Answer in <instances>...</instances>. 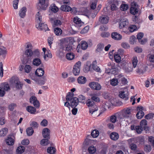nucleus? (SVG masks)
<instances>
[{"instance_id": "nucleus-1", "label": "nucleus", "mask_w": 154, "mask_h": 154, "mask_svg": "<svg viewBox=\"0 0 154 154\" xmlns=\"http://www.w3.org/2000/svg\"><path fill=\"white\" fill-rule=\"evenodd\" d=\"M24 54L25 57L23 58V63L26 64L31 61L33 57H39L40 53L38 49H35L33 51L32 50L26 49Z\"/></svg>"}, {"instance_id": "nucleus-2", "label": "nucleus", "mask_w": 154, "mask_h": 154, "mask_svg": "<svg viewBox=\"0 0 154 154\" xmlns=\"http://www.w3.org/2000/svg\"><path fill=\"white\" fill-rule=\"evenodd\" d=\"M44 71L42 68H38L35 72V75L32 74L30 77L31 79L37 84L43 85L45 81V78H40L44 74Z\"/></svg>"}, {"instance_id": "nucleus-3", "label": "nucleus", "mask_w": 154, "mask_h": 154, "mask_svg": "<svg viewBox=\"0 0 154 154\" xmlns=\"http://www.w3.org/2000/svg\"><path fill=\"white\" fill-rule=\"evenodd\" d=\"M60 10L65 12L70 11L73 14H76L77 11V9L76 8L74 7L71 8L69 6L67 5H62L60 8Z\"/></svg>"}, {"instance_id": "nucleus-4", "label": "nucleus", "mask_w": 154, "mask_h": 154, "mask_svg": "<svg viewBox=\"0 0 154 154\" xmlns=\"http://www.w3.org/2000/svg\"><path fill=\"white\" fill-rule=\"evenodd\" d=\"M137 110L138 112L136 115V117L138 119H140L144 116V113L143 111H146V108L142 106H138L137 108Z\"/></svg>"}, {"instance_id": "nucleus-5", "label": "nucleus", "mask_w": 154, "mask_h": 154, "mask_svg": "<svg viewBox=\"0 0 154 154\" xmlns=\"http://www.w3.org/2000/svg\"><path fill=\"white\" fill-rule=\"evenodd\" d=\"M87 105L90 107L89 112L93 114L96 111L98 110V108L96 106L94 105V103L93 101L89 100L87 103Z\"/></svg>"}, {"instance_id": "nucleus-6", "label": "nucleus", "mask_w": 154, "mask_h": 154, "mask_svg": "<svg viewBox=\"0 0 154 154\" xmlns=\"http://www.w3.org/2000/svg\"><path fill=\"white\" fill-rule=\"evenodd\" d=\"M81 63V62L78 61L74 66L72 71L75 75H79L80 73Z\"/></svg>"}, {"instance_id": "nucleus-7", "label": "nucleus", "mask_w": 154, "mask_h": 154, "mask_svg": "<svg viewBox=\"0 0 154 154\" xmlns=\"http://www.w3.org/2000/svg\"><path fill=\"white\" fill-rule=\"evenodd\" d=\"M10 89L9 86L7 84L4 83L0 87V96L3 97L5 94V91Z\"/></svg>"}, {"instance_id": "nucleus-8", "label": "nucleus", "mask_w": 154, "mask_h": 154, "mask_svg": "<svg viewBox=\"0 0 154 154\" xmlns=\"http://www.w3.org/2000/svg\"><path fill=\"white\" fill-rule=\"evenodd\" d=\"M119 118L121 119L123 118L122 115L121 113H117L114 115H112L110 117L109 121L110 122L114 123L116 122L117 119Z\"/></svg>"}, {"instance_id": "nucleus-9", "label": "nucleus", "mask_w": 154, "mask_h": 154, "mask_svg": "<svg viewBox=\"0 0 154 154\" xmlns=\"http://www.w3.org/2000/svg\"><path fill=\"white\" fill-rule=\"evenodd\" d=\"M89 86L92 89L97 90H100L101 88V86L100 84L98 82H91L89 84Z\"/></svg>"}, {"instance_id": "nucleus-10", "label": "nucleus", "mask_w": 154, "mask_h": 154, "mask_svg": "<svg viewBox=\"0 0 154 154\" xmlns=\"http://www.w3.org/2000/svg\"><path fill=\"white\" fill-rule=\"evenodd\" d=\"M29 100L30 103H32L35 107L39 108L40 106L39 102L35 96H32L30 98Z\"/></svg>"}, {"instance_id": "nucleus-11", "label": "nucleus", "mask_w": 154, "mask_h": 154, "mask_svg": "<svg viewBox=\"0 0 154 154\" xmlns=\"http://www.w3.org/2000/svg\"><path fill=\"white\" fill-rule=\"evenodd\" d=\"M73 21L75 23V26L78 28H79L84 24L81 19L77 16L74 18Z\"/></svg>"}, {"instance_id": "nucleus-12", "label": "nucleus", "mask_w": 154, "mask_h": 154, "mask_svg": "<svg viewBox=\"0 0 154 154\" xmlns=\"http://www.w3.org/2000/svg\"><path fill=\"white\" fill-rule=\"evenodd\" d=\"M36 27L39 30H43L45 31L49 30L47 25L44 23H39L38 25H36Z\"/></svg>"}, {"instance_id": "nucleus-13", "label": "nucleus", "mask_w": 154, "mask_h": 154, "mask_svg": "<svg viewBox=\"0 0 154 154\" xmlns=\"http://www.w3.org/2000/svg\"><path fill=\"white\" fill-rule=\"evenodd\" d=\"M46 1L47 2V1ZM38 4L40 8L43 10H45L48 6L47 2H46L45 0H39Z\"/></svg>"}, {"instance_id": "nucleus-14", "label": "nucleus", "mask_w": 154, "mask_h": 154, "mask_svg": "<svg viewBox=\"0 0 154 154\" xmlns=\"http://www.w3.org/2000/svg\"><path fill=\"white\" fill-rule=\"evenodd\" d=\"M50 130L47 128H44L42 131V135L44 138H50Z\"/></svg>"}, {"instance_id": "nucleus-15", "label": "nucleus", "mask_w": 154, "mask_h": 154, "mask_svg": "<svg viewBox=\"0 0 154 154\" xmlns=\"http://www.w3.org/2000/svg\"><path fill=\"white\" fill-rule=\"evenodd\" d=\"M70 102V106L72 108H75L78 105L79 103V100L78 98L74 97Z\"/></svg>"}, {"instance_id": "nucleus-16", "label": "nucleus", "mask_w": 154, "mask_h": 154, "mask_svg": "<svg viewBox=\"0 0 154 154\" xmlns=\"http://www.w3.org/2000/svg\"><path fill=\"white\" fill-rule=\"evenodd\" d=\"M140 126L146 131H149V128L147 126V122L146 119H143L141 121Z\"/></svg>"}, {"instance_id": "nucleus-17", "label": "nucleus", "mask_w": 154, "mask_h": 154, "mask_svg": "<svg viewBox=\"0 0 154 154\" xmlns=\"http://www.w3.org/2000/svg\"><path fill=\"white\" fill-rule=\"evenodd\" d=\"M109 20V17L105 15L102 16L99 18V21L103 24H106L108 23Z\"/></svg>"}, {"instance_id": "nucleus-18", "label": "nucleus", "mask_w": 154, "mask_h": 154, "mask_svg": "<svg viewBox=\"0 0 154 154\" xmlns=\"http://www.w3.org/2000/svg\"><path fill=\"white\" fill-rule=\"evenodd\" d=\"M112 38L116 40H119L122 39V36L120 34L117 32H113L111 34Z\"/></svg>"}, {"instance_id": "nucleus-19", "label": "nucleus", "mask_w": 154, "mask_h": 154, "mask_svg": "<svg viewBox=\"0 0 154 154\" xmlns=\"http://www.w3.org/2000/svg\"><path fill=\"white\" fill-rule=\"evenodd\" d=\"M26 110L32 114H34L38 112H36V109L35 107L31 106H27L26 107Z\"/></svg>"}, {"instance_id": "nucleus-20", "label": "nucleus", "mask_w": 154, "mask_h": 154, "mask_svg": "<svg viewBox=\"0 0 154 154\" xmlns=\"http://www.w3.org/2000/svg\"><path fill=\"white\" fill-rule=\"evenodd\" d=\"M128 24V20L127 19H124L121 20L119 25V28L120 29H122L127 26Z\"/></svg>"}, {"instance_id": "nucleus-21", "label": "nucleus", "mask_w": 154, "mask_h": 154, "mask_svg": "<svg viewBox=\"0 0 154 154\" xmlns=\"http://www.w3.org/2000/svg\"><path fill=\"white\" fill-rule=\"evenodd\" d=\"M26 8L25 7H23L20 10L19 14V16L21 18H24L26 15Z\"/></svg>"}, {"instance_id": "nucleus-22", "label": "nucleus", "mask_w": 154, "mask_h": 154, "mask_svg": "<svg viewBox=\"0 0 154 154\" xmlns=\"http://www.w3.org/2000/svg\"><path fill=\"white\" fill-rule=\"evenodd\" d=\"M119 96L121 98L124 99L125 100H127L128 99V93L124 91H121L119 92Z\"/></svg>"}, {"instance_id": "nucleus-23", "label": "nucleus", "mask_w": 154, "mask_h": 154, "mask_svg": "<svg viewBox=\"0 0 154 154\" xmlns=\"http://www.w3.org/2000/svg\"><path fill=\"white\" fill-rule=\"evenodd\" d=\"M77 80L79 84H84L87 81V79L85 77L81 76H79Z\"/></svg>"}, {"instance_id": "nucleus-24", "label": "nucleus", "mask_w": 154, "mask_h": 154, "mask_svg": "<svg viewBox=\"0 0 154 154\" xmlns=\"http://www.w3.org/2000/svg\"><path fill=\"white\" fill-rule=\"evenodd\" d=\"M138 10L136 5L132 6L130 8V12L133 15L136 14L138 12Z\"/></svg>"}, {"instance_id": "nucleus-25", "label": "nucleus", "mask_w": 154, "mask_h": 154, "mask_svg": "<svg viewBox=\"0 0 154 154\" xmlns=\"http://www.w3.org/2000/svg\"><path fill=\"white\" fill-rule=\"evenodd\" d=\"M110 137L112 140H116L119 138V135L117 133L113 132L111 133L110 135Z\"/></svg>"}, {"instance_id": "nucleus-26", "label": "nucleus", "mask_w": 154, "mask_h": 154, "mask_svg": "<svg viewBox=\"0 0 154 154\" xmlns=\"http://www.w3.org/2000/svg\"><path fill=\"white\" fill-rule=\"evenodd\" d=\"M42 62L41 60L37 57L35 58L32 61V64L35 66H38Z\"/></svg>"}, {"instance_id": "nucleus-27", "label": "nucleus", "mask_w": 154, "mask_h": 154, "mask_svg": "<svg viewBox=\"0 0 154 154\" xmlns=\"http://www.w3.org/2000/svg\"><path fill=\"white\" fill-rule=\"evenodd\" d=\"M8 132V129L7 128H3L0 130V137H3L7 134Z\"/></svg>"}, {"instance_id": "nucleus-28", "label": "nucleus", "mask_w": 154, "mask_h": 154, "mask_svg": "<svg viewBox=\"0 0 154 154\" xmlns=\"http://www.w3.org/2000/svg\"><path fill=\"white\" fill-rule=\"evenodd\" d=\"M14 140L12 138L8 137L6 140V142L8 145H13L14 143Z\"/></svg>"}, {"instance_id": "nucleus-29", "label": "nucleus", "mask_w": 154, "mask_h": 154, "mask_svg": "<svg viewBox=\"0 0 154 154\" xmlns=\"http://www.w3.org/2000/svg\"><path fill=\"white\" fill-rule=\"evenodd\" d=\"M92 68L94 70L97 72H99L100 70L99 67L97 65V62L96 61H94L91 64Z\"/></svg>"}, {"instance_id": "nucleus-30", "label": "nucleus", "mask_w": 154, "mask_h": 154, "mask_svg": "<svg viewBox=\"0 0 154 154\" xmlns=\"http://www.w3.org/2000/svg\"><path fill=\"white\" fill-rule=\"evenodd\" d=\"M88 47V43L85 41H82L81 42V47L83 50L86 49Z\"/></svg>"}, {"instance_id": "nucleus-31", "label": "nucleus", "mask_w": 154, "mask_h": 154, "mask_svg": "<svg viewBox=\"0 0 154 154\" xmlns=\"http://www.w3.org/2000/svg\"><path fill=\"white\" fill-rule=\"evenodd\" d=\"M49 139L45 138L41 140L40 141L41 144L43 146H45L48 145L49 143Z\"/></svg>"}, {"instance_id": "nucleus-32", "label": "nucleus", "mask_w": 154, "mask_h": 154, "mask_svg": "<svg viewBox=\"0 0 154 154\" xmlns=\"http://www.w3.org/2000/svg\"><path fill=\"white\" fill-rule=\"evenodd\" d=\"M74 94L72 92H69L68 94L67 95L66 98L67 101L70 102L73 99V97Z\"/></svg>"}, {"instance_id": "nucleus-33", "label": "nucleus", "mask_w": 154, "mask_h": 154, "mask_svg": "<svg viewBox=\"0 0 154 154\" xmlns=\"http://www.w3.org/2000/svg\"><path fill=\"white\" fill-rule=\"evenodd\" d=\"M40 14V12H38L36 15V18L37 19V20L38 24L42 23V16Z\"/></svg>"}, {"instance_id": "nucleus-34", "label": "nucleus", "mask_w": 154, "mask_h": 154, "mask_svg": "<svg viewBox=\"0 0 154 154\" xmlns=\"http://www.w3.org/2000/svg\"><path fill=\"white\" fill-rule=\"evenodd\" d=\"M90 96L91 97V98L93 101H94L97 102H98L100 101V98L97 96L93 94H90Z\"/></svg>"}, {"instance_id": "nucleus-35", "label": "nucleus", "mask_w": 154, "mask_h": 154, "mask_svg": "<svg viewBox=\"0 0 154 154\" xmlns=\"http://www.w3.org/2000/svg\"><path fill=\"white\" fill-rule=\"evenodd\" d=\"M66 59L69 60H71L74 59V55L72 53H69L66 54Z\"/></svg>"}, {"instance_id": "nucleus-36", "label": "nucleus", "mask_w": 154, "mask_h": 154, "mask_svg": "<svg viewBox=\"0 0 154 154\" xmlns=\"http://www.w3.org/2000/svg\"><path fill=\"white\" fill-rule=\"evenodd\" d=\"M46 53L44 54V58L45 60H46V57L51 58L52 57V55L49 50H47Z\"/></svg>"}, {"instance_id": "nucleus-37", "label": "nucleus", "mask_w": 154, "mask_h": 154, "mask_svg": "<svg viewBox=\"0 0 154 154\" xmlns=\"http://www.w3.org/2000/svg\"><path fill=\"white\" fill-rule=\"evenodd\" d=\"M47 152L50 154H53L55 153L56 149L53 147H49L48 148Z\"/></svg>"}, {"instance_id": "nucleus-38", "label": "nucleus", "mask_w": 154, "mask_h": 154, "mask_svg": "<svg viewBox=\"0 0 154 154\" xmlns=\"http://www.w3.org/2000/svg\"><path fill=\"white\" fill-rule=\"evenodd\" d=\"M132 63L134 68H135L137 65L138 63V60L136 57L134 56L133 57L132 59Z\"/></svg>"}, {"instance_id": "nucleus-39", "label": "nucleus", "mask_w": 154, "mask_h": 154, "mask_svg": "<svg viewBox=\"0 0 154 154\" xmlns=\"http://www.w3.org/2000/svg\"><path fill=\"white\" fill-rule=\"evenodd\" d=\"M119 78H120L119 81H120L122 84L125 85L127 84L128 82L126 79L122 76L119 75Z\"/></svg>"}, {"instance_id": "nucleus-40", "label": "nucleus", "mask_w": 154, "mask_h": 154, "mask_svg": "<svg viewBox=\"0 0 154 154\" xmlns=\"http://www.w3.org/2000/svg\"><path fill=\"white\" fill-rule=\"evenodd\" d=\"M99 131L97 130H93L91 133V135L94 138L97 137L99 135Z\"/></svg>"}, {"instance_id": "nucleus-41", "label": "nucleus", "mask_w": 154, "mask_h": 154, "mask_svg": "<svg viewBox=\"0 0 154 154\" xmlns=\"http://www.w3.org/2000/svg\"><path fill=\"white\" fill-rule=\"evenodd\" d=\"M27 135L29 136L32 135L34 131L32 127L28 128L26 130Z\"/></svg>"}, {"instance_id": "nucleus-42", "label": "nucleus", "mask_w": 154, "mask_h": 154, "mask_svg": "<svg viewBox=\"0 0 154 154\" xmlns=\"http://www.w3.org/2000/svg\"><path fill=\"white\" fill-rule=\"evenodd\" d=\"M135 128L136 132L138 134L141 133L143 129V128L140 125L136 126Z\"/></svg>"}, {"instance_id": "nucleus-43", "label": "nucleus", "mask_w": 154, "mask_h": 154, "mask_svg": "<svg viewBox=\"0 0 154 154\" xmlns=\"http://www.w3.org/2000/svg\"><path fill=\"white\" fill-rule=\"evenodd\" d=\"M54 32L55 35H59L61 34L62 30L60 28H56L54 29Z\"/></svg>"}, {"instance_id": "nucleus-44", "label": "nucleus", "mask_w": 154, "mask_h": 154, "mask_svg": "<svg viewBox=\"0 0 154 154\" xmlns=\"http://www.w3.org/2000/svg\"><path fill=\"white\" fill-rule=\"evenodd\" d=\"M125 72L126 73H129L133 70V68L131 66H125L123 68Z\"/></svg>"}, {"instance_id": "nucleus-45", "label": "nucleus", "mask_w": 154, "mask_h": 154, "mask_svg": "<svg viewBox=\"0 0 154 154\" xmlns=\"http://www.w3.org/2000/svg\"><path fill=\"white\" fill-rule=\"evenodd\" d=\"M32 69L31 66L29 65H26L24 67V70L27 73H29Z\"/></svg>"}, {"instance_id": "nucleus-46", "label": "nucleus", "mask_w": 154, "mask_h": 154, "mask_svg": "<svg viewBox=\"0 0 154 154\" xmlns=\"http://www.w3.org/2000/svg\"><path fill=\"white\" fill-rule=\"evenodd\" d=\"M97 51L100 52L103 49L104 45L103 44L99 43L97 45Z\"/></svg>"}, {"instance_id": "nucleus-47", "label": "nucleus", "mask_w": 154, "mask_h": 154, "mask_svg": "<svg viewBox=\"0 0 154 154\" xmlns=\"http://www.w3.org/2000/svg\"><path fill=\"white\" fill-rule=\"evenodd\" d=\"M96 148L93 146H91L89 147L88 149V151L89 153L93 154L96 151Z\"/></svg>"}, {"instance_id": "nucleus-48", "label": "nucleus", "mask_w": 154, "mask_h": 154, "mask_svg": "<svg viewBox=\"0 0 154 154\" xmlns=\"http://www.w3.org/2000/svg\"><path fill=\"white\" fill-rule=\"evenodd\" d=\"M129 146L130 148L133 151H136L137 150V145L134 143H131L130 144H129Z\"/></svg>"}, {"instance_id": "nucleus-49", "label": "nucleus", "mask_w": 154, "mask_h": 154, "mask_svg": "<svg viewBox=\"0 0 154 154\" xmlns=\"http://www.w3.org/2000/svg\"><path fill=\"white\" fill-rule=\"evenodd\" d=\"M30 125L31 127L34 128H37L38 126V124L36 122L32 121L30 122Z\"/></svg>"}, {"instance_id": "nucleus-50", "label": "nucleus", "mask_w": 154, "mask_h": 154, "mask_svg": "<svg viewBox=\"0 0 154 154\" xmlns=\"http://www.w3.org/2000/svg\"><path fill=\"white\" fill-rule=\"evenodd\" d=\"M25 150V148L24 146H19L17 149V152L19 153H22Z\"/></svg>"}, {"instance_id": "nucleus-51", "label": "nucleus", "mask_w": 154, "mask_h": 154, "mask_svg": "<svg viewBox=\"0 0 154 154\" xmlns=\"http://www.w3.org/2000/svg\"><path fill=\"white\" fill-rule=\"evenodd\" d=\"M137 29V27L135 25H131L129 28V30L131 32H133Z\"/></svg>"}, {"instance_id": "nucleus-52", "label": "nucleus", "mask_w": 154, "mask_h": 154, "mask_svg": "<svg viewBox=\"0 0 154 154\" xmlns=\"http://www.w3.org/2000/svg\"><path fill=\"white\" fill-rule=\"evenodd\" d=\"M131 112V110L130 109L128 108L125 109H124V112L123 115V117H127L126 115H129L130 114Z\"/></svg>"}, {"instance_id": "nucleus-53", "label": "nucleus", "mask_w": 154, "mask_h": 154, "mask_svg": "<svg viewBox=\"0 0 154 154\" xmlns=\"http://www.w3.org/2000/svg\"><path fill=\"white\" fill-rule=\"evenodd\" d=\"M89 27L87 26L85 27L81 31V34H84L87 33L89 30Z\"/></svg>"}, {"instance_id": "nucleus-54", "label": "nucleus", "mask_w": 154, "mask_h": 154, "mask_svg": "<svg viewBox=\"0 0 154 154\" xmlns=\"http://www.w3.org/2000/svg\"><path fill=\"white\" fill-rule=\"evenodd\" d=\"M114 57L115 61L116 63H118L121 61V57L119 54H115Z\"/></svg>"}, {"instance_id": "nucleus-55", "label": "nucleus", "mask_w": 154, "mask_h": 154, "mask_svg": "<svg viewBox=\"0 0 154 154\" xmlns=\"http://www.w3.org/2000/svg\"><path fill=\"white\" fill-rule=\"evenodd\" d=\"M136 40H137V38L134 36H131L130 38L129 41L131 44H134Z\"/></svg>"}, {"instance_id": "nucleus-56", "label": "nucleus", "mask_w": 154, "mask_h": 154, "mask_svg": "<svg viewBox=\"0 0 154 154\" xmlns=\"http://www.w3.org/2000/svg\"><path fill=\"white\" fill-rule=\"evenodd\" d=\"M107 2L110 5L118 4L117 0H108Z\"/></svg>"}, {"instance_id": "nucleus-57", "label": "nucleus", "mask_w": 154, "mask_h": 154, "mask_svg": "<svg viewBox=\"0 0 154 154\" xmlns=\"http://www.w3.org/2000/svg\"><path fill=\"white\" fill-rule=\"evenodd\" d=\"M121 10L125 11L128 8V5L127 4H122L121 6Z\"/></svg>"}, {"instance_id": "nucleus-58", "label": "nucleus", "mask_w": 154, "mask_h": 154, "mask_svg": "<svg viewBox=\"0 0 154 154\" xmlns=\"http://www.w3.org/2000/svg\"><path fill=\"white\" fill-rule=\"evenodd\" d=\"M110 83L112 85L115 86L118 84V80L117 79H113L111 80Z\"/></svg>"}, {"instance_id": "nucleus-59", "label": "nucleus", "mask_w": 154, "mask_h": 154, "mask_svg": "<svg viewBox=\"0 0 154 154\" xmlns=\"http://www.w3.org/2000/svg\"><path fill=\"white\" fill-rule=\"evenodd\" d=\"M51 9L52 11L55 13L57 12L58 10L57 7L54 5H53L51 6Z\"/></svg>"}, {"instance_id": "nucleus-60", "label": "nucleus", "mask_w": 154, "mask_h": 154, "mask_svg": "<svg viewBox=\"0 0 154 154\" xmlns=\"http://www.w3.org/2000/svg\"><path fill=\"white\" fill-rule=\"evenodd\" d=\"M3 74V65L2 62L0 63V76L2 77Z\"/></svg>"}, {"instance_id": "nucleus-61", "label": "nucleus", "mask_w": 154, "mask_h": 154, "mask_svg": "<svg viewBox=\"0 0 154 154\" xmlns=\"http://www.w3.org/2000/svg\"><path fill=\"white\" fill-rule=\"evenodd\" d=\"M154 116V114L151 113L148 114L146 115L145 116V118L147 119H151Z\"/></svg>"}, {"instance_id": "nucleus-62", "label": "nucleus", "mask_w": 154, "mask_h": 154, "mask_svg": "<svg viewBox=\"0 0 154 154\" xmlns=\"http://www.w3.org/2000/svg\"><path fill=\"white\" fill-rule=\"evenodd\" d=\"M149 60L151 62V64L154 66V55H150L149 57Z\"/></svg>"}, {"instance_id": "nucleus-63", "label": "nucleus", "mask_w": 154, "mask_h": 154, "mask_svg": "<svg viewBox=\"0 0 154 154\" xmlns=\"http://www.w3.org/2000/svg\"><path fill=\"white\" fill-rule=\"evenodd\" d=\"M148 141L151 143L152 146H154V137L151 136H149Z\"/></svg>"}, {"instance_id": "nucleus-64", "label": "nucleus", "mask_w": 154, "mask_h": 154, "mask_svg": "<svg viewBox=\"0 0 154 154\" xmlns=\"http://www.w3.org/2000/svg\"><path fill=\"white\" fill-rule=\"evenodd\" d=\"M26 49H28L29 50H32V45L29 42L26 43Z\"/></svg>"}]
</instances>
